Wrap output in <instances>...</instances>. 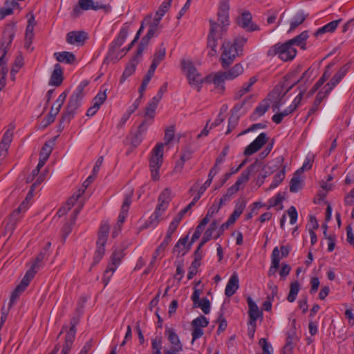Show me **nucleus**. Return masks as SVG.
<instances>
[{
    "label": "nucleus",
    "mask_w": 354,
    "mask_h": 354,
    "mask_svg": "<svg viewBox=\"0 0 354 354\" xmlns=\"http://www.w3.org/2000/svg\"><path fill=\"white\" fill-rule=\"evenodd\" d=\"M218 173V169H216V167H212L209 172L208 178L205 183L199 188L198 191V194L195 196L190 204H192L194 206L195 203L200 199L201 196L205 192L207 187H209L212 182L214 177Z\"/></svg>",
    "instance_id": "22"
},
{
    "label": "nucleus",
    "mask_w": 354,
    "mask_h": 354,
    "mask_svg": "<svg viewBox=\"0 0 354 354\" xmlns=\"http://www.w3.org/2000/svg\"><path fill=\"white\" fill-rule=\"evenodd\" d=\"M227 80V77L224 72H217L213 75H209L205 78V82H212L221 91L225 89V81Z\"/></svg>",
    "instance_id": "20"
},
{
    "label": "nucleus",
    "mask_w": 354,
    "mask_h": 354,
    "mask_svg": "<svg viewBox=\"0 0 354 354\" xmlns=\"http://www.w3.org/2000/svg\"><path fill=\"white\" fill-rule=\"evenodd\" d=\"M174 130L173 128H168L165 133V144L158 143L151 151V156L149 160V167L151 173V178L153 180H158L160 178L159 170L163 162L164 145L169 144L174 138Z\"/></svg>",
    "instance_id": "1"
},
{
    "label": "nucleus",
    "mask_w": 354,
    "mask_h": 354,
    "mask_svg": "<svg viewBox=\"0 0 354 354\" xmlns=\"http://www.w3.org/2000/svg\"><path fill=\"white\" fill-rule=\"evenodd\" d=\"M250 321L248 330L250 333H252V336L254 335L255 331L257 320L262 316V313L259 310H249L248 312Z\"/></svg>",
    "instance_id": "39"
},
{
    "label": "nucleus",
    "mask_w": 354,
    "mask_h": 354,
    "mask_svg": "<svg viewBox=\"0 0 354 354\" xmlns=\"http://www.w3.org/2000/svg\"><path fill=\"white\" fill-rule=\"evenodd\" d=\"M150 39L151 38L147 35H145L144 37L142 38L138 46L136 53V55L134 56V61L142 57L143 52L149 46Z\"/></svg>",
    "instance_id": "45"
},
{
    "label": "nucleus",
    "mask_w": 354,
    "mask_h": 354,
    "mask_svg": "<svg viewBox=\"0 0 354 354\" xmlns=\"http://www.w3.org/2000/svg\"><path fill=\"white\" fill-rule=\"evenodd\" d=\"M342 21V19H337V20H334V21H332L330 22H329L328 24L324 25V26L319 28L317 31L315 33V35L316 37H318L319 35H322L326 32H333L335 30V29L337 28L338 24H339V22Z\"/></svg>",
    "instance_id": "38"
},
{
    "label": "nucleus",
    "mask_w": 354,
    "mask_h": 354,
    "mask_svg": "<svg viewBox=\"0 0 354 354\" xmlns=\"http://www.w3.org/2000/svg\"><path fill=\"white\" fill-rule=\"evenodd\" d=\"M109 230V223L106 221H102L98 230L96 250L91 266L97 265L104 257L105 253L104 246L107 241Z\"/></svg>",
    "instance_id": "8"
},
{
    "label": "nucleus",
    "mask_w": 354,
    "mask_h": 354,
    "mask_svg": "<svg viewBox=\"0 0 354 354\" xmlns=\"http://www.w3.org/2000/svg\"><path fill=\"white\" fill-rule=\"evenodd\" d=\"M87 81L82 82L77 86L72 95L70 97L67 106L66 108V111L63 112L59 121V129H64V124L69 123V122L73 118L75 114V111L80 107L81 104V100L84 95V90L87 86Z\"/></svg>",
    "instance_id": "3"
},
{
    "label": "nucleus",
    "mask_w": 354,
    "mask_h": 354,
    "mask_svg": "<svg viewBox=\"0 0 354 354\" xmlns=\"http://www.w3.org/2000/svg\"><path fill=\"white\" fill-rule=\"evenodd\" d=\"M55 139L53 138L50 140L46 142L44 146L41 148V150L39 153V159L46 162L48 159L52 151L53 146L55 145Z\"/></svg>",
    "instance_id": "35"
},
{
    "label": "nucleus",
    "mask_w": 354,
    "mask_h": 354,
    "mask_svg": "<svg viewBox=\"0 0 354 354\" xmlns=\"http://www.w3.org/2000/svg\"><path fill=\"white\" fill-rule=\"evenodd\" d=\"M267 134L261 133L245 149L244 155L250 156L258 151L267 142Z\"/></svg>",
    "instance_id": "16"
},
{
    "label": "nucleus",
    "mask_w": 354,
    "mask_h": 354,
    "mask_svg": "<svg viewBox=\"0 0 354 354\" xmlns=\"http://www.w3.org/2000/svg\"><path fill=\"white\" fill-rule=\"evenodd\" d=\"M166 334L168 335V339L172 345L171 348H183L179 337L173 328L167 329Z\"/></svg>",
    "instance_id": "42"
},
{
    "label": "nucleus",
    "mask_w": 354,
    "mask_h": 354,
    "mask_svg": "<svg viewBox=\"0 0 354 354\" xmlns=\"http://www.w3.org/2000/svg\"><path fill=\"white\" fill-rule=\"evenodd\" d=\"M308 14L305 13L303 10L298 11L293 17L290 21V29L288 32L294 30L297 26L303 24L307 18Z\"/></svg>",
    "instance_id": "34"
},
{
    "label": "nucleus",
    "mask_w": 354,
    "mask_h": 354,
    "mask_svg": "<svg viewBox=\"0 0 354 354\" xmlns=\"http://www.w3.org/2000/svg\"><path fill=\"white\" fill-rule=\"evenodd\" d=\"M106 91L107 89H104L102 92L100 91L96 95V96L93 100V106H97V108L100 109V106L104 102L107 97Z\"/></svg>",
    "instance_id": "53"
},
{
    "label": "nucleus",
    "mask_w": 354,
    "mask_h": 354,
    "mask_svg": "<svg viewBox=\"0 0 354 354\" xmlns=\"http://www.w3.org/2000/svg\"><path fill=\"white\" fill-rule=\"evenodd\" d=\"M15 36V27L14 25L8 24L6 26L1 42L0 51L2 55L0 57V76H7L8 68L6 66L4 57Z\"/></svg>",
    "instance_id": "6"
},
{
    "label": "nucleus",
    "mask_w": 354,
    "mask_h": 354,
    "mask_svg": "<svg viewBox=\"0 0 354 354\" xmlns=\"http://www.w3.org/2000/svg\"><path fill=\"white\" fill-rule=\"evenodd\" d=\"M303 97V93L300 92L293 100L292 104L284 109L283 111L276 113L272 115V120L276 124H280L283 119L292 114L299 106Z\"/></svg>",
    "instance_id": "13"
},
{
    "label": "nucleus",
    "mask_w": 354,
    "mask_h": 354,
    "mask_svg": "<svg viewBox=\"0 0 354 354\" xmlns=\"http://www.w3.org/2000/svg\"><path fill=\"white\" fill-rule=\"evenodd\" d=\"M196 307H199L205 314H209L211 309L209 300L207 297L203 298Z\"/></svg>",
    "instance_id": "58"
},
{
    "label": "nucleus",
    "mask_w": 354,
    "mask_h": 354,
    "mask_svg": "<svg viewBox=\"0 0 354 354\" xmlns=\"http://www.w3.org/2000/svg\"><path fill=\"white\" fill-rule=\"evenodd\" d=\"M283 96H281L280 88H274L273 91L268 95V98L263 100L254 109L252 117L257 119L262 116L268 110L270 107V101L275 100L274 103L272 104V111L278 110L280 106L283 104L281 101Z\"/></svg>",
    "instance_id": "7"
},
{
    "label": "nucleus",
    "mask_w": 354,
    "mask_h": 354,
    "mask_svg": "<svg viewBox=\"0 0 354 354\" xmlns=\"http://www.w3.org/2000/svg\"><path fill=\"white\" fill-rule=\"evenodd\" d=\"M158 102L156 99H151L145 109V120L138 127L137 133L134 135V147L140 145L143 138L147 127L151 124L152 119L155 116V111Z\"/></svg>",
    "instance_id": "5"
},
{
    "label": "nucleus",
    "mask_w": 354,
    "mask_h": 354,
    "mask_svg": "<svg viewBox=\"0 0 354 354\" xmlns=\"http://www.w3.org/2000/svg\"><path fill=\"white\" fill-rule=\"evenodd\" d=\"M244 71L243 66L241 64H236L233 67L230 68L227 71H224L227 80H233L239 75H241Z\"/></svg>",
    "instance_id": "37"
},
{
    "label": "nucleus",
    "mask_w": 354,
    "mask_h": 354,
    "mask_svg": "<svg viewBox=\"0 0 354 354\" xmlns=\"http://www.w3.org/2000/svg\"><path fill=\"white\" fill-rule=\"evenodd\" d=\"M20 216L17 214V212H12L9 218H8L5 230L8 232L12 233L15 229L17 223L20 220Z\"/></svg>",
    "instance_id": "43"
},
{
    "label": "nucleus",
    "mask_w": 354,
    "mask_h": 354,
    "mask_svg": "<svg viewBox=\"0 0 354 354\" xmlns=\"http://www.w3.org/2000/svg\"><path fill=\"white\" fill-rule=\"evenodd\" d=\"M46 256V249H44L35 257V261L33 262L30 268L33 269L34 270L37 271V270L39 268V263H41L45 259Z\"/></svg>",
    "instance_id": "61"
},
{
    "label": "nucleus",
    "mask_w": 354,
    "mask_h": 354,
    "mask_svg": "<svg viewBox=\"0 0 354 354\" xmlns=\"http://www.w3.org/2000/svg\"><path fill=\"white\" fill-rule=\"evenodd\" d=\"M261 167V165L258 162H254L250 165L245 170H244L241 176L236 180L235 184L240 187V185L244 183L248 182L250 178V176L259 171Z\"/></svg>",
    "instance_id": "24"
},
{
    "label": "nucleus",
    "mask_w": 354,
    "mask_h": 354,
    "mask_svg": "<svg viewBox=\"0 0 354 354\" xmlns=\"http://www.w3.org/2000/svg\"><path fill=\"white\" fill-rule=\"evenodd\" d=\"M132 203V193L131 192L129 194L125 196L123 203L121 207L120 212L119 214L118 218V222L116 225L114 227L112 236L113 238L116 237L121 230V226L125 221L126 217L128 215V212L129 210L130 206Z\"/></svg>",
    "instance_id": "12"
},
{
    "label": "nucleus",
    "mask_w": 354,
    "mask_h": 354,
    "mask_svg": "<svg viewBox=\"0 0 354 354\" xmlns=\"http://www.w3.org/2000/svg\"><path fill=\"white\" fill-rule=\"evenodd\" d=\"M75 333H76L75 325L71 324L69 330L67 332V333L66 335L65 342L63 345V348H62L61 354H68L69 353V352L71 349L73 343L75 339Z\"/></svg>",
    "instance_id": "25"
},
{
    "label": "nucleus",
    "mask_w": 354,
    "mask_h": 354,
    "mask_svg": "<svg viewBox=\"0 0 354 354\" xmlns=\"http://www.w3.org/2000/svg\"><path fill=\"white\" fill-rule=\"evenodd\" d=\"M63 80L62 67L59 64H56L54 66V70L49 80V85L58 86L62 83Z\"/></svg>",
    "instance_id": "27"
},
{
    "label": "nucleus",
    "mask_w": 354,
    "mask_h": 354,
    "mask_svg": "<svg viewBox=\"0 0 354 354\" xmlns=\"http://www.w3.org/2000/svg\"><path fill=\"white\" fill-rule=\"evenodd\" d=\"M329 93H326V90L319 91L315 100L313 106L310 109L308 113V115H310L315 113L317 109L322 101L328 95Z\"/></svg>",
    "instance_id": "46"
},
{
    "label": "nucleus",
    "mask_w": 354,
    "mask_h": 354,
    "mask_svg": "<svg viewBox=\"0 0 354 354\" xmlns=\"http://www.w3.org/2000/svg\"><path fill=\"white\" fill-rule=\"evenodd\" d=\"M165 54L166 49L162 45H161L160 48L155 53L152 63L148 71L154 74L158 64L165 59Z\"/></svg>",
    "instance_id": "28"
},
{
    "label": "nucleus",
    "mask_w": 354,
    "mask_h": 354,
    "mask_svg": "<svg viewBox=\"0 0 354 354\" xmlns=\"http://www.w3.org/2000/svg\"><path fill=\"white\" fill-rule=\"evenodd\" d=\"M133 75V62L129 61L120 77V83L123 84L129 77Z\"/></svg>",
    "instance_id": "56"
},
{
    "label": "nucleus",
    "mask_w": 354,
    "mask_h": 354,
    "mask_svg": "<svg viewBox=\"0 0 354 354\" xmlns=\"http://www.w3.org/2000/svg\"><path fill=\"white\" fill-rule=\"evenodd\" d=\"M183 71L186 73L189 85L200 91L205 78L198 72L194 64L189 60H183L181 62Z\"/></svg>",
    "instance_id": "9"
},
{
    "label": "nucleus",
    "mask_w": 354,
    "mask_h": 354,
    "mask_svg": "<svg viewBox=\"0 0 354 354\" xmlns=\"http://www.w3.org/2000/svg\"><path fill=\"white\" fill-rule=\"evenodd\" d=\"M123 250L115 249L111 257V261L108 263L106 270L104 272L102 281L106 286L114 272L116 270L121 259L123 257Z\"/></svg>",
    "instance_id": "11"
},
{
    "label": "nucleus",
    "mask_w": 354,
    "mask_h": 354,
    "mask_svg": "<svg viewBox=\"0 0 354 354\" xmlns=\"http://www.w3.org/2000/svg\"><path fill=\"white\" fill-rule=\"evenodd\" d=\"M246 205L247 202L244 199L238 200L235 203L234 209L232 214L228 218V220L231 221V222L234 224L236 219L239 218L243 213L244 209L246 207Z\"/></svg>",
    "instance_id": "31"
},
{
    "label": "nucleus",
    "mask_w": 354,
    "mask_h": 354,
    "mask_svg": "<svg viewBox=\"0 0 354 354\" xmlns=\"http://www.w3.org/2000/svg\"><path fill=\"white\" fill-rule=\"evenodd\" d=\"M301 189V181L298 176H294L290 183V191L293 193L297 192Z\"/></svg>",
    "instance_id": "54"
},
{
    "label": "nucleus",
    "mask_w": 354,
    "mask_h": 354,
    "mask_svg": "<svg viewBox=\"0 0 354 354\" xmlns=\"http://www.w3.org/2000/svg\"><path fill=\"white\" fill-rule=\"evenodd\" d=\"M246 42V38L239 37L234 39L232 42L227 41L223 44L220 61L223 68H228L235 58L242 54L243 47Z\"/></svg>",
    "instance_id": "2"
},
{
    "label": "nucleus",
    "mask_w": 354,
    "mask_h": 354,
    "mask_svg": "<svg viewBox=\"0 0 354 354\" xmlns=\"http://www.w3.org/2000/svg\"><path fill=\"white\" fill-rule=\"evenodd\" d=\"M284 158L282 156H278L276 158V162L278 165H281V169L278 171L274 176L272 183L270 185V189L276 188L285 178L286 176V166L283 165Z\"/></svg>",
    "instance_id": "23"
},
{
    "label": "nucleus",
    "mask_w": 354,
    "mask_h": 354,
    "mask_svg": "<svg viewBox=\"0 0 354 354\" xmlns=\"http://www.w3.org/2000/svg\"><path fill=\"white\" fill-rule=\"evenodd\" d=\"M36 24V21L33 15L28 19V25L26 28L25 37L26 39V44H31L34 37V27Z\"/></svg>",
    "instance_id": "41"
},
{
    "label": "nucleus",
    "mask_w": 354,
    "mask_h": 354,
    "mask_svg": "<svg viewBox=\"0 0 354 354\" xmlns=\"http://www.w3.org/2000/svg\"><path fill=\"white\" fill-rule=\"evenodd\" d=\"M171 1L172 0L164 1L156 11L155 16L162 19V17L169 10Z\"/></svg>",
    "instance_id": "50"
},
{
    "label": "nucleus",
    "mask_w": 354,
    "mask_h": 354,
    "mask_svg": "<svg viewBox=\"0 0 354 354\" xmlns=\"http://www.w3.org/2000/svg\"><path fill=\"white\" fill-rule=\"evenodd\" d=\"M209 24L210 30L209 35L218 38H221L223 33L227 31V26H229L228 21H227L226 23H224L223 21H218V22H216L210 19Z\"/></svg>",
    "instance_id": "18"
},
{
    "label": "nucleus",
    "mask_w": 354,
    "mask_h": 354,
    "mask_svg": "<svg viewBox=\"0 0 354 354\" xmlns=\"http://www.w3.org/2000/svg\"><path fill=\"white\" fill-rule=\"evenodd\" d=\"M208 324H209L208 319L203 315H201V316L196 317L192 322V325L193 327L199 328H205V327L207 326Z\"/></svg>",
    "instance_id": "55"
},
{
    "label": "nucleus",
    "mask_w": 354,
    "mask_h": 354,
    "mask_svg": "<svg viewBox=\"0 0 354 354\" xmlns=\"http://www.w3.org/2000/svg\"><path fill=\"white\" fill-rule=\"evenodd\" d=\"M160 20L161 19H159L158 17L155 16L153 21L149 23V30L146 35H147L150 38L155 35L158 30V28L160 22Z\"/></svg>",
    "instance_id": "51"
},
{
    "label": "nucleus",
    "mask_w": 354,
    "mask_h": 354,
    "mask_svg": "<svg viewBox=\"0 0 354 354\" xmlns=\"http://www.w3.org/2000/svg\"><path fill=\"white\" fill-rule=\"evenodd\" d=\"M259 343L262 348L263 354H272V346L268 343L266 338L260 339Z\"/></svg>",
    "instance_id": "64"
},
{
    "label": "nucleus",
    "mask_w": 354,
    "mask_h": 354,
    "mask_svg": "<svg viewBox=\"0 0 354 354\" xmlns=\"http://www.w3.org/2000/svg\"><path fill=\"white\" fill-rule=\"evenodd\" d=\"M15 129V125L13 123H10L8 126V130L5 132L1 141L0 142V146H2L3 148L8 149L10 145L12 140L13 138V131Z\"/></svg>",
    "instance_id": "36"
},
{
    "label": "nucleus",
    "mask_w": 354,
    "mask_h": 354,
    "mask_svg": "<svg viewBox=\"0 0 354 354\" xmlns=\"http://www.w3.org/2000/svg\"><path fill=\"white\" fill-rule=\"evenodd\" d=\"M229 0H221L217 13V21H223L224 23L229 21Z\"/></svg>",
    "instance_id": "30"
},
{
    "label": "nucleus",
    "mask_w": 354,
    "mask_h": 354,
    "mask_svg": "<svg viewBox=\"0 0 354 354\" xmlns=\"http://www.w3.org/2000/svg\"><path fill=\"white\" fill-rule=\"evenodd\" d=\"M237 23L248 31L259 30L258 26L252 22V15L249 12L242 13L241 16L238 18Z\"/></svg>",
    "instance_id": "21"
},
{
    "label": "nucleus",
    "mask_w": 354,
    "mask_h": 354,
    "mask_svg": "<svg viewBox=\"0 0 354 354\" xmlns=\"http://www.w3.org/2000/svg\"><path fill=\"white\" fill-rule=\"evenodd\" d=\"M297 54V50L289 41L284 44H277L271 47L268 51V55L274 57L278 55L279 58L284 62L293 59Z\"/></svg>",
    "instance_id": "10"
},
{
    "label": "nucleus",
    "mask_w": 354,
    "mask_h": 354,
    "mask_svg": "<svg viewBox=\"0 0 354 354\" xmlns=\"http://www.w3.org/2000/svg\"><path fill=\"white\" fill-rule=\"evenodd\" d=\"M171 191L169 189H164L159 196L158 203L155 212L162 215L167 209L171 200Z\"/></svg>",
    "instance_id": "19"
},
{
    "label": "nucleus",
    "mask_w": 354,
    "mask_h": 354,
    "mask_svg": "<svg viewBox=\"0 0 354 354\" xmlns=\"http://www.w3.org/2000/svg\"><path fill=\"white\" fill-rule=\"evenodd\" d=\"M37 270H34L32 268H30L25 274L24 277L21 281V283L18 285L21 286L24 290L29 285L30 281L33 279L35 274H36Z\"/></svg>",
    "instance_id": "48"
},
{
    "label": "nucleus",
    "mask_w": 354,
    "mask_h": 354,
    "mask_svg": "<svg viewBox=\"0 0 354 354\" xmlns=\"http://www.w3.org/2000/svg\"><path fill=\"white\" fill-rule=\"evenodd\" d=\"M308 38V32L305 30L303 31L300 35L295 37L288 40L289 43L294 46L295 44L300 46L302 49H306V41Z\"/></svg>",
    "instance_id": "40"
},
{
    "label": "nucleus",
    "mask_w": 354,
    "mask_h": 354,
    "mask_svg": "<svg viewBox=\"0 0 354 354\" xmlns=\"http://www.w3.org/2000/svg\"><path fill=\"white\" fill-rule=\"evenodd\" d=\"M161 216L162 215H160V214H158L154 211V212L149 217V220L147 221H146L145 225L143 226H140L139 227V230L140 231L143 229H147V228H154L159 223L160 218Z\"/></svg>",
    "instance_id": "44"
},
{
    "label": "nucleus",
    "mask_w": 354,
    "mask_h": 354,
    "mask_svg": "<svg viewBox=\"0 0 354 354\" xmlns=\"http://www.w3.org/2000/svg\"><path fill=\"white\" fill-rule=\"evenodd\" d=\"M257 78L255 76L251 77L248 82L244 84L241 88L237 90L234 95V100H239L245 94L250 92L252 86L257 82Z\"/></svg>",
    "instance_id": "33"
},
{
    "label": "nucleus",
    "mask_w": 354,
    "mask_h": 354,
    "mask_svg": "<svg viewBox=\"0 0 354 354\" xmlns=\"http://www.w3.org/2000/svg\"><path fill=\"white\" fill-rule=\"evenodd\" d=\"M54 57L59 62L67 64H72L76 59L75 55L68 51L56 52Z\"/></svg>",
    "instance_id": "32"
},
{
    "label": "nucleus",
    "mask_w": 354,
    "mask_h": 354,
    "mask_svg": "<svg viewBox=\"0 0 354 354\" xmlns=\"http://www.w3.org/2000/svg\"><path fill=\"white\" fill-rule=\"evenodd\" d=\"M350 68V64L347 63L339 68V70L333 75L330 81L324 86V90H326V93H330V91L341 82L349 71Z\"/></svg>",
    "instance_id": "14"
},
{
    "label": "nucleus",
    "mask_w": 354,
    "mask_h": 354,
    "mask_svg": "<svg viewBox=\"0 0 354 354\" xmlns=\"http://www.w3.org/2000/svg\"><path fill=\"white\" fill-rule=\"evenodd\" d=\"M23 66H24L23 57L21 55L17 56V57L15 60L13 66L10 71V75L12 76H15Z\"/></svg>",
    "instance_id": "57"
},
{
    "label": "nucleus",
    "mask_w": 354,
    "mask_h": 354,
    "mask_svg": "<svg viewBox=\"0 0 354 354\" xmlns=\"http://www.w3.org/2000/svg\"><path fill=\"white\" fill-rule=\"evenodd\" d=\"M218 37H213L208 35L207 37V48H209L208 55L209 56H214L216 53L217 40Z\"/></svg>",
    "instance_id": "49"
},
{
    "label": "nucleus",
    "mask_w": 354,
    "mask_h": 354,
    "mask_svg": "<svg viewBox=\"0 0 354 354\" xmlns=\"http://www.w3.org/2000/svg\"><path fill=\"white\" fill-rule=\"evenodd\" d=\"M171 239L169 236H165L163 241L160 243V245L158 246V248L156 250L153 259L155 260L157 257V256L159 254L160 252H163L165 248L167 247L169 243L171 242Z\"/></svg>",
    "instance_id": "60"
},
{
    "label": "nucleus",
    "mask_w": 354,
    "mask_h": 354,
    "mask_svg": "<svg viewBox=\"0 0 354 354\" xmlns=\"http://www.w3.org/2000/svg\"><path fill=\"white\" fill-rule=\"evenodd\" d=\"M229 152V147L226 146L224 147L221 153H220L219 156L216 158L215 165L213 167H216V169L219 170V168L218 167V165L220 164H222L225 159L226 156L227 155Z\"/></svg>",
    "instance_id": "63"
},
{
    "label": "nucleus",
    "mask_w": 354,
    "mask_h": 354,
    "mask_svg": "<svg viewBox=\"0 0 354 354\" xmlns=\"http://www.w3.org/2000/svg\"><path fill=\"white\" fill-rule=\"evenodd\" d=\"M88 39L86 32L83 30L71 31L66 35V42L71 45L77 46L84 45L85 41Z\"/></svg>",
    "instance_id": "17"
},
{
    "label": "nucleus",
    "mask_w": 354,
    "mask_h": 354,
    "mask_svg": "<svg viewBox=\"0 0 354 354\" xmlns=\"http://www.w3.org/2000/svg\"><path fill=\"white\" fill-rule=\"evenodd\" d=\"M129 30V26L126 25L121 28L118 36L112 41L110 45L107 55L109 59L111 60H117L121 59L126 54V53L133 46V41H131L127 49L122 48L119 50L120 46L124 43L125 39L127 38Z\"/></svg>",
    "instance_id": "4"
},
{
    "label": "nucleus",
    "mask_w": 354,
    "mask_h": 354,
    "mask_svg": "<svg viewBox=\"0 0 354 354\" xmlns=\"http://www.w3.org/2000/svg\"><path fill=\"white\" fill-rule=\"evenodd\" d=\"M104 8V5L99 2L94 3L92 0H79L78 5L74 7L73 12V15L77 17L80 15V10H88L91 9L97 10Z\"/></svg>",
    "instance_id": "15"
},
{
    "label": "nucleus",
    "mask_w": 354,
    "mask_h": 354,
    "mask_svg": "<svg viewBox=\"0 0 354 354\" xmlns=\"http://www.w3.org/2000/svg\"><path fill=\"white\" fill-rule=\"evenodd\" d=\"M271 266L269 268L268 274L272 276L274 274L279 267L281 258L279 257V250L278 247H275L271 254Z\"/></svg>",
    "instance_id": "29"
},
{
    "label": "nucleus",
    "mask_w": 354,
    "mask_h": 354,
    "mask_svg": "<svg viewBox=\"0 0 354 354\" xmlns=\"http://www.w3.org/2000/svg\"><path fill=\"white\" fill-rule=\"evenodd\" d=\"M24 291L23 288H21V286H17L14 291L12 292L10 301L8 304L9 308H11L14 304L15 303L16 300L19 298V295Z\"/></svg>",
    "instance_id": "59"
},
{
    "label": "nucleus",
    "mask_w": 354,
    "mask_h": 354,
    "mask_svg": "<svg viewBox=\"0 0 354 354\" xmlns=\"http://www.w3.org/2000/svg\"><path fill=\"white\" fill-rule=\"evenodd\" d=\"M153 73L151 72L147 71V74L145 75L142 84L139 88V93H140V97L142 96L143 92L146 90V88L152 78Z\"/></svg>",
    "instance_id": "62"
},
{
    "label": "nucleus",
    "mask_w": 354,
    "mask_h": 354,
    "mask_svg": "<svg viewBox=\"0 0 354 354\" xmlns=\"http://www.w3.org/2000/svg\"><path fill=\"white\" fill-rule=\"evenodd\" d=\"M239 277H238L237 274L236 272H234L231 275V277L225 286V295L228 297H232L233 295H234L236 293V290L239 289Z\"/></svg>",
    "instance_id": "26"
},
{
    "label": "nucleus",
    "mask_w": 354,
    "mask_h": 354,
    "mask_svg": "<svg viewBox=\"0 0 354 354\" xmlns=\"http://www.w3.org/2000/svg\"><path fill=\"white\" fill-rule=\"evenodd\" d=\"M240 116L234 113H232L228 120V126L226 131V134H229L233 129L238 125Z\"/></svg>",
    "instance_id": "52"
},
{
    "label": "nucleus",
    "mask_w": 354,
    "mask_h": 354,
    "mask_svg": "<svg viewBox=\"0 0 354 354\" xmlns=\"http://www.w3.org/2000/svg\"><path fill=\"white\" fill-rule=\"evenodd\" d=\"M299 291V283L297 281H295L290 283L289 294L287 300L289 302H294Z\"/></svg>",
    "instance_id": "47"
}]
</instances>
